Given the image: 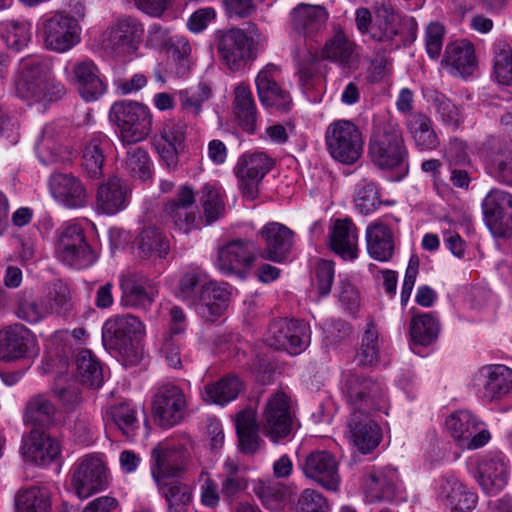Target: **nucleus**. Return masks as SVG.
Returning <instances> with one entry per match:
<instances>
[{
  "instance_id": "obj_1",
  "label": "nucleus",
  "mask_w": 512,
  "mask_h": 512,
  "mask_svg": "<svg viewBox=\"0 0 512 512\" xmlns=\"http://www.w3.org/2000/svg\"><path fill=\"white\" fill-rule=\"evenodd\" d=\"M368 157L381 170L407 167L408 149L398 120L390 114L375 115L368 140Z\"/></svg>"
},
{
  "instance_id": "obj_2",
  "label": "nucleus",
  "mask_w": 512,
  "mask_h": 512,
  "mask_svg": "<svg viewBox=\"0 0 512 512\" xmlns=\"http://www.w3.org/2000/svg\"><path fill=\"white\" fill-rule=\"evenodd\" d=\"M14 87L16 94L30 103L56 101L65 94V87L54 80L50 60L40 56L19 62Z\"/></svg>"
},
{
  "instance_id": "obj_3",
  "label": "nucleus",
  "mask_w": 512,
  "mask_h": 512,
  "mask_svg": "<svg viewBox=\"0 0 512 512\" xmlns=\"http://www.w3.org/2000/svg\"><path fill=\"white\" fill-rule=\"evenodd\" d=\"M214 37L219 57L231 71H239L253 61L261 41V34L255 25L249 26V34L243 29L232 27L217 30Z\"/></svg>"
},
{
  "instance_id": "obj_4",
  "label": "nucleus",
  "mask_w": 512,
  "mask_h": 512,
  "mask_svg": "<svg viewBox=\"0 0 512 512\" xmlns=\"http://www.w3.org/2000/svg\"><path fill=\"white\" fill-rule=\"evenodd\" d=\"M109 119L118 128L119 139L125 146L144 141L152 131V114L147 106L138 102H115Z\"/></svg>"
},
{
  "instance_id": "obj_5",
  "label": "nucleus",
  "mask_w": 512,
  "mask_h": 512,
  "mask_svg": "<svg viewBox=\"0 0 512 512\" xmlns=\"http://www.w3.org/2000/svg\"><path fill=\"white\" fill-rule=\"evenodd\" d=\"M325 145L334 160L345 165H352L363 154L364 140L360 128L355 123L339 119L327 126Z\"/></svg>"
},
{
  "instance_id": "obj_6",
  "label": "nucleus",
  "mask_w": 512,
  "mask_h": 512,
  "mask_svg": "<svg viewBox=\"0 0 512 512\" xmlns=\"http://www.w3.org/2000/svg\"><path fill=\"white\" fill-rule=\"evenodd\" d=\"M193 441L183 436L179 441L160 442L152 450L151 473L155 481L175 479L186 471L191 458Z\"/></svg>"
},
{
  "instance_id": "obj_7",
  "label": "nucleus",
  "mask_w": 512,
  "mask_h": 512,
  "mask_svg": "<svg viewBox=\"0 0 512 512\" xmlns=\"http://www.w3.org/2000/svg\"><path fill=\"white\" fill-rule=\"evenodd\" d=\"M342 394L352 412H371L386 402L383 385L371 376L349 372L344 376Z\"/></svg>"
},
{
  "instance_id": "obj_8",
  "label": "nucleus",
  "mask_w": 512,
  "mask_h": 512,
  "mask_svg": "<svg viewBox=\"0 0 512 512\" xmlns=\"http://www.w3.org/2000/svg\"><path fill=\"white\" fill-rule=\"evenodd\" d=\"M144 34L142 23L131 16L117 19L102 34L103 49L113 57L128 59L138 50Z\"/></svg>"
},
{
  "instance_id": "obj_9",
  "label": "nucleus",
  "mask_w": 512,
  "mask_h": 512,
  "mask_svg": "<svg viewBox=\"0 0 512 512\" xmlns=\"http://www.w3.org/2000/svg\"><path fill=\"white\" fill-rule=\"evenodd\" d=\"M294 411L287 394L277 391L271 394L263 407L260 428L272 442L288 437L293 428Z\"/></svg>"
},
{
  "instance_id": "obj_10",
  "label": "nucleus",
  "mask_w": 512,
  "mask_h": 512,
  "mask_svg": "<svg viewBox=\"0 0 512 512\" xmlns=\"http://www.w3.org/2000/svg\"><path fill=\"white\" fill-rule=\"evenodd\" d=\"M71 487L80 499L105 490L109 483V474L104 461L95 455L79 458L70 469Z\"/></svg>"
},
{
  "instance_id": "obj_11",
  "label": "nucleus",
  "mask_w": 512,
  "mask_h": 512,
  "mask_svg": "<svg viewBox=\"0 0 512 512\" xmlns=\"http://www.w3.org/2000/svg\"><path fill=\"white\" fill-rule=\"evenodd\" d=\"M56 253L63 263L77 269L86 268L96 261V254L87 243L82 227L77 223H67L62 227Z\"/></svg>"
},
{
  "instance_id": "obj_12",
  "label": "nucleus",
  "mask_w": 512,
  "mask_h": 512,
  "mask_svg": "<svg viewBox=\"0 0 512 512\" xmlns=\"http://www.w3.org/2000/svg\"><path fill=\"white\" fill-rule=\"evenodd\" d=\"M483 220L495 238L512 236V194L492 189L481 203Z\"/></svg>"
},
{
  "instance_id": "obj_13",
  "label": "nucleus",
  "mask_w": 512,
  "mask_h": 512,
  "mask_svg": "<svg viewBox=\"0 0 512 512\" xmlns=\"http://www.w3.org/2000/svg\"><path fill=\"white\" fill-rule=\"evenodd\" d=\"M265 341L276 350L298 355L309 346L310 330L303 321L278 319L270 324Z\"/></svg>"
},
{
  "instance_id": "obj_14",
  "label": "nucleus",
  "mask_w": 512,
  "mask_h": 512,
  "mask_svg": "<svg viewBox=\"0 0 512 512\" xmlns=\"http://www.w3.org/2000/svg\"><path fill=\"white\" fill-rule=\"evenodd\" d=\"M195 192L189 185L178 188L175 196L168 200L164 206V215L175 229L182 233H189L200 228L203 218L196 211Z\"/></svg>"
},
{
  "instance_id": "obj_15",
  "label": "nucleus",
  "mask_w": 512,
  "mask_h": 512,
  "mask_svg": "<svg viewBox=\"0 0 512 512\" xmlns=\"http://www.w3.org/2000/svg\"><path fill=\"white\" fill-rule=\"evenodd\" d=\"M145 334V326L139 318L127 314L108 319L102 330L106 348L126 353L133 343Z\"/></svg>"
},
{
  "instance_id": "obj_16",
  "label": "nucleus",
  "mask_w": 512,
  "mask_h": 512,
  "mask_svg": "<svg viewBox=\"0 0 512 512\" xmlns=\"http://www.w3.org/2000/svg\"><path fill=\"white\" fill-rule=\"evenodd\" d=\"M43 34L45 46L49 50L63 53L80 42L81 27L78 19L57 13L44 22Z\"/></svg>"
},
{
  "instance_id": "obj_17",
  "label": "nucleus",
  "mask_w": 512,
  "mask_h": 512,
  "mask_svg": "<svg viewBox=\"0 0 512 512\" xmlns=\"http://www.w3.org/2000/svg\"><path fill=\"white\" fill-rule=\"evenodd\" d=\"M509 475V460L501 452L485 454L477 461L475 477L482 491L487 495L500 493L506 487Z\"/></svg>"
},
{
  "instance_id": "obj_18",
  "label": "nucleus",
  "mask_w": 512,
  "mask_h": 512,
  "mask_svg": "<svg viewBox=\"0 0 512 512\" xmlns=\"http://www.w3.org/2000/svg\"><path fill=\"white\" fill-rule=\"evenodd\" d=\"M273 166L274 160L264 152L244 154L239 158L234 172L245 197L252 200L257 196L260 182Z\"/></svg>"
},
{
  "instance_id": "obj_19",
  "label": "nucleus",
  "mask_w": 512,
  "mask_h": 512,
  "mask_svg": "<svg viewBox=\"0 0 512 512\" xmlns=\"http://www.w3.org/2000/svg\"><path fill=\"white\" fill-rule=\"evenodd\" d=\"M468 411L453 413L446 420V427L452 437L467 449H478L490 440L488 430Z\"/></svg>"
},
{
  "instance_id": "obj_20",
  "label": "nucleus",
  "mask_w": 512,
  "mask_h": 512,
  "mask_svg": "<svg viewBox=\"0 0 512 512\" xmlns=\"http://www.w3.org/2000/svg\"><path fill=\"white\" fill-rule=\"evenodd\" d=\"M305 476L327 490L336 491L340 484L338 461L326 450H316L306 456L303 463Z\"/></svg>"
},
{
  "instance_id": "obj_21",
  "label": "nucleus",
  "mask_w": 512,
  "mask_h": 512,
  "mask_svg": "<svg viewBox=\"0 0 512 512\" xmlns=\"http://www.w3.org/2000/svg\"><path fill=\"white\" fill-rule=\"evenodd\" d=\"M474 385L482 398L500 399L512 391V369L501 364L483 366L475 375Z\"/></svg>"
},
{
  "instance_id": "obj_22",
  "label": "nucleus",
  "mask_w": 512,
  "mask_h": 512,
  "mask_svg": "<svg viewBox=\"0 0 512 512\" xmlns=\"http://www.w3.org/2000/svg\"><path fill=\"white\" fill-rule=\"evenodd\" d=\"M186 401L182 390L175 385L159 388L153 400V412L161 426L178 424L184 416Z\"/></svg>"
},
{
  "instance_id": "obj_23",
  "label": "nucleus",
  "mask_w": 512,
  "mask_h": 512,
  "mask_svg": "<svg viewBox=\"0 0 512 512\" xmlns=\"http://www.w3.org/2000/svg\"><path fill=\"white\" fill-rule=\"evenodd\" d=\"M370 412H352L347 424L346 437L362 454L375 449L381 441V430L373 421Z\"/></svg>"
},
{
  "instance_id": "obj_24",
  "label": "nucleus",
  "mask_w": 512,
  "mask_h": 512,
  "mask_svg": "<svg viewBox=\"0 0 512 512\" xmlns=\"http://www.w3.org/2000/svg\"><path fill=\"white\" fill-rule=\"evenodd\" d=\"M279 68L274 64L266 65L256 77V87L261 103L280 111H288L292 100L288 91L277 82Z\"/></svg>"
},
{
  "instance_id": "obj_25",
  "label": "nucleus",
  "mask_w": 512,
  "mask_h": 512,
  "mask_svg": "<svg viewBox=\"0 0 512 512\" xmlns=\"http://www.w3.org/2000/svg\"><path fill=\"white\" fill-rule=\"evenodd\" d=\"M131 198L128 183L116 175L104 180L96 194V208L102 214L114 215L124 210Z\"/></svg>"
},
{
  "instance_id": "obj_26",
  "label": "nucleus",
  "mask_w": 512,
  "mask_h": 512,
  "mask_svg": "<svg viewBox=\"0 0 512 512\" xmlns=\"http://www.w3.org/2000/svg\"><path fill=\"white\" fill-rule=\"evenodd\" d=\"M437 499L452 512H469L476 507L478 497L453 475L442 477L436 488Z\"/></svg>"
},
{
  "instance_id": "obj_27",
  "label": "nucleus",
  "mask_w": 512,
  "mask_h": 512,
  "mask_svg": "<svg viewBox=\"0 0 512 512\" xmlns=\"http://www.w3.org/2000/svg\"><path fill=\"white\" fill-rule=\"evenodd\" d=\"M253 249L248 240H231L218 248L216 266L223 274H238L253 262Z\"/></svg>"
},
{
  "instance_id": "obj_28",
  "label": "nucleus",
  "mask_w": 512,
  "mask_h": 512,
  "mask_svg": "<svg viewBox=\"0 0 512 512\" xmlns=\"http://www.w3.org/2000/svg\"><path fill=\"white\" fill-rule=\"evenodd\" d=\"M21 450L26 460L36 465L46 466L60 456L61 445L57 439L38 429H33L23 437Z\"/></svg>"
},
{
  "instance_id": "obj_29",
  "label": "nucleus",
  "mask_w": 512,
  "mask_h": 512,
  "mask_svg": "<svg viewBox=\"0 0 512 512\" xmlns=\"http://www.w3.org/2000/svg\"><path fill=\"white\" fill-rule=\"evenodd\" d=\"M259 235L265 243L263 258L281 262L290 253L294 233L287 226L278 222H269L260 229Z\"/></svg>"
},
{
  "instance_id": "obj_30",
  "label": "nucleus",
  "mask_w": 512,
  "mask_h": 512,
  "mask_svg": "<svg viewBox=\"0 0 512 512\" xmlns=\"http://www.w3.org/2000/svg\"><path fill=\"white\" fill-rule=\"evenodd\" d=\"M49 186L53 198L66 208H81L87 203V191L73 175L54 174L50 177Z\"/></svg>"
},
{
  "instance_id": "obj_31",
  "label": "nucleus",
  "mask_w": 512,
  "mask_h": 512,
  "mask_svg": "<svg viewBox=\"0 0 512 512\" xmlns=\"http://www.w3.org/2000/svg\"><path fill=\"white\" fill-rule=\"evenodd\" d=\"M290 17L294 32L312 38L325 28L329 14L321 5L300 3L292 9Z\"/></svg>"
},
{
  "instance_id": "obj_32",
  "label": "nucleus",
  "mask_w": 512,
  "mask_h": 512,
  "mask_svg": "<svg viewBox=\"0 0 512 512\" xmlns=\"http://www.w3.org/2000/svg\"><path fill=\"white\" fill-rule=\"evenodd\" d=\"M72 73L77 90L85 101H96L105 94L106 83L92 60L77 62L72 68Z\"/></svg>"
},
{
  "instance_id": "obj_33",
  "label": "nucleus",
  "mask_w": 512,
  "mask_h": 512,
  "mask_svg": "<svg viewBox=\"0 0 512 512\" xmlns=\"http://www.w3.org/2000/svg\"><path fill=\"white\" fill-rule=\"evenodd\" d=\"M32 340L30 330L22 324L0 330V360L13 361L24 357Z\"/></svg>"
},
{
  "instance_id": "obj_34",
  "label": "nucleus",
  "mask_w": 512,
  "mask_h": 512,
  "mask_svg": "<svg viewBox=\"0 0 512 512\" xmlns=\"http://www.w3.org/2000/svg\"><path fill=\"white\" fill-rule=\"evenodd\" d=\"M324 59L337 63L345 70H355L358 66L359 56L356 46L343 31H337L328 39L321 53Z\"/></svg>"
},
{
  "instance_id": "obj_35",
  "label": "nucleus",
  "mask_w": 512,
  "mask_h": 512,
  "mask_svg": "<svg viewBox=\"0 0 512 512\" xmlns=\"http://www.w3.org/2000/svg\"><path fill=\"white\" fill-rule=\"evenodd\" d=\"M122 291L121 303L126 307H146L150 305L154 296L148 289V279L137 273H123L119 277Z\"/></svg>"
},
{
  "instance_id": "obj_36",
  "label": "nucleus",
  "mask_w": 512,
  "mask_h": 512,
  "mask_svg": "<svg viewBox=\"0 0 512 512\" xmlns=\"http://www.w3.org/2000/svg\"><path fill=\"white\" fill-rule=\"evenodd\" d=\"M403 19L390 4L376 7L370 37L378 42H391L402 32Z\"/></svg>"
},
{
  "instance_id": "obj_37",
  "label": "nucleus",
  "mask_w": 512,
  "mask_h": 512,
  "mask_svg": "<svg viewBox=\"0 0 512 512\" xmlns=\"http://www.w3.org/2000/svg\"><path fill=\"white\" fill-rule=\"evenodd\" d=\"M331 249L343 259L353 260L358 252V230L351 219H337L330 234Z\"/></svg>"
},
{
  "instance_id": "obj_38",
  "label": "nucleus",
  "mask_w": 512,
  "mask_h": 512,
  "mask_svg": "<svg viewBox=\"0 0 512 512\" xmlns=\"http://www.w3.org/2000/svg\"><path fill=\"white\" fill-rule=\"evenodd\" d=\"M442 64L450 68V72L455 75L470 76L476 68L473 45L465 40L447 45Z\"/></svg>"
},
{
  "instance_id": "obj_39",
  "label": "nucleus",
  "mask_w": 512,
  "mask_h": 512,
  "mask_svg": "<svg viewBox=\"0 0 512 512\" xmlns=\"http://www.w3.org/2000/svg\"><path fill=\"white\" fill-rule=\"evenodd\" d=\"M405 127L419 150H434L439 146L438 135L433 128L430 117L425 113L409 114L405 119Z\"/></svg>"
},
{
  "instance_id": "obj_40",
  "label": "nucleus",
  "mask_w": 512,
  "mask_h": 512,
  "mask_svg": "<svg viewBox=\"0 0 512 512\" xmlns=\"http://www.w3.org/2000/svg\"><path fill=\"white\" fill-rule=\"evenodd\" d=\"M223 470L220 474L221 494L229 503L248 487L246 467L240 465L238 460L227 457L223 462Z\"/></svg>"
},
{
  "instance_id": "obj_41",
  "label": "nucleus",
  "mask_w": 512,
  "mask_h": 512,
  "mask_svg": "<svg viewBox=\"0 0 512 512\" xmlns=\"http://www.w3.org/2000/svg\"><path fill=\"white\" fill-rule=\"evenodd\" d=\"M108 147L109 141L104 134H95L85 141L82 151V166L90 178L98 179L103 175L105 153Z\"/></svg>"
},
{
  "instance_id": "obj_42",
  "label": "nucleus",
  "mask_w": 512,
  "mask_h": 512,
  "mask_svg": "<svg viewBox=\"0 0 512 512\" xmlns=\"http://www.w3.org/2000/svg\"><path fill=\"white\" fill-rule=\"evenodd\" d=\"M229 295L226 286L211 281L195 311L206 322H215L226 310Z\"/></svg>"
},
{
  "instance_id": "obj_43",
  "label": "nucleus",
  "mask_w": 512,
  "mask_h": 512,
  "mask_svg": "<svg viewBox=\"0 0 512 512\" xmlns=\"http://www.w3.org/2000/svg\"><path fill=\"white\" fill-rule=\"evenodd\" d=\"M366 243L369 255L375 260L388 261L393 255L392 231L381 222H374L367 227Z\"/></svg>"
},
{
  "instance_id": "obj_44",
  "label": "nucleus",
  "mask_w": 512,
  "mask_h": 512,
  "mask_svg": "<svg viewBox=\"0 0 512 512\" xmlns=\"http://www.w3.org/2000/svg\"><path fill=\"white\" fill-rule=\"evenodd\" d=\"M167 502L168 512H185L192 502L190 486L177 479L155 481Z\"/></svg>"
},
{
  "instance_id": "obj_45",
  "label": "nucleus",
  "mask_w": 512,
  "mask_h": 512,
  "mask_svg": "<svg viewBox=\"0 0 512 512\" xmlns=\"http://www.w3.org/2000/svg\"><path fill=\"white\" fill-rule=\"evenodd\" d=\"M236 431L241 452L255 453L259 448V435L256 414L253 409H246L237 414Z\"/></svg>"
},
{
  "instance_id": "obj_46",
  "label": "nucleus",
  "mask_w": 512,
  "mask_h": 512,
  "mask_svg": "<svg viewBox=\"0 0 512 512\" xmlns=\"http://www.w3.org/2000/svg\"><path fill=\"white\" fill-rule=\"evenodd\" d=\"M57 409L43 394L31 397L25 408L23 420L26 424L48 427L54 423Z\"/></svg>"
},
{
  "instance_id": "obj_47",
  "label": "nucleus",
  "mask_w": 512,
  "mask_h": 512,
  "mask_svg": "<svg viewBox=\"0 0 512 512\" xmlns=\"http://www.w3.org/2000/svg\"><path fill=\"white\" fill-rule=\"evenodd\" d=\"M76 376L79 381L90 387L97 389L104 382L102 366L97 357L90 350H81L75 360Z\"/></svg>"
},
{
  "instance_id": "obj_48",
  "label": "nucleus",
  "mask_w": 512,
  "mask_h": 512,
  "mask_svg": "<svg viewBox=\"0 0 512 512\" xmlns=\"http://www.w3.org/2000/svg\"><path fill=\"white\" fill-rule=\"evenodd\" d=\"M210 282L204 273L197 271L187 272L180 278L177 295L183 302L194 307L196 310Z\"/></svg>"
},
{
  "instance_id": "obj_49",
  "label": "nucleus",
  "mask_w": 512,
  "mask_h": 512,
  "mask_svg": "<svg viewBox=\"0 0 512 512\" xmlns=\"http://www.w3.org/2000/svg\"><path fill=\"white\" fill-rule=\"evenodd\" d=\"M382 339L373 319H368L361 337L358 351L359 362L362 366H374L380 359Z\"/></svg>"
},
{
  "instance_id": "obj_50",
  "label": "nucleus",
  "mask_w": 512,
  "mask_h": 512,
  "mask_svg": "<svg viewBox=\"0 0 512 512\" xmlns=\"http://www.w3.org/2000/svg\"><path fill=\"white\" fill-rule=\"evenodd\" d=\"M198 200L202 208V225H211L225 214V203L218 188L205 184L198 191Z\"/></svg>"
},
{
  "instance_id": "obj_51",
  "label": "nucleus",
  "mask_w": 512,
  "mask_h": 512,
  "mask_svg": "<svg viewBox=\"0 0 512 512\" xmlns=\"http://www.w3.org/2000/svg\"><path fill=\"white\" fill-rule=\"evenodd\" d=\"M104 419L109 426H115L126 438H131L138 428L136 411L128 402H121L106 410Z\"/></svg>"
},
{
  "instance_id": "obj_52",
  "label": "nucleus",
  "mask_w": 512,
  "mask_h": 512,
  "mask_svg": "<svg viewBox=\"0 0 512 512\" xmlns=\"http://www.w3.org/2000/svg\"><path fill=\"white\" fill-rule=\"evenodd\" d=\"M234 105L242 128L249 133H253L256 123V106L249 86L245 84L236 86Z\"/></svg>"
},
{
  "instance_id": "obj_53",
  "label": "nucleus",
  "mask_w": 512,
  "mask_h": 512,
  "mask_svg": "<svg viewBox=\"0 0 512 512\" xmlns=\"http://www.w3.org/2000/svg\"><path fill=\"white\" fill-rule=\"evenodd\" d=\"M365 489L370 501H391L396 491L395 474L384 471L372 472L366 480Z\"/></svg>"
},
{
  "instance_id": "obj_54",
  "label": "nucleus",
  "mask_w": 512,
  "mask_h": 512,
  "mask_svg": "<svg viewBox=\"0 0 512 512\" xmlns=\"http://www.w3.org/2000/svg\"><path fill=\"white\" fill-rule=\"evenodd\" d=\"M44 307L47 314H54L62 318H69L73 314L74 303L69 287L57 281L45 297Z\"/></svg>"
},
{
  "instance_id": "obj_55",
  "label": "nucleus",
  "mask_w": 512,
  "mask_h": 512,
  "mask_svg": "<svg viewBox=\"0 0 512 512\" xmlns=\"http://www.w3.org/2000/svg\"><path fill=\"white\" fill-rule=\"evenodd\" d=\"M242 389L238 377L227 376L214 384L205 386L203 399L207 402L224 405L236 399Z\"/></svg>"
},
{
  "instance_id": "obj_56",
  "label": "nucleus",
  "mask_w": 512,
  "mask_h": 512,
  "mask_svg": "<svg viewBox=\"0 0 512 512\" xmlns=\"http://www.w3.org/2000/svg\"><path fill=\"white\" fill-rule=\"evenodd\" d=\"M17 512H50V498L47 489L31 487L19 491L15 497Z\"/></svg>"
},
{
  "instance_id": "obj_57",
  "label": "nucleus",
  "mask_w": 512,
  "mask_h": 512,
  "mask_svg": "<svg viewBox=\"0 0 512 512\" xmlns=\"http://www.w3.org/2000/svg\"><path fill=\"white\" fill-rule=\"evenodd\" d=\"M212 95L210 86L200 82L197 87L183 89L178 92L180 107L187 115L198 117L202 112V106Z\"/></svg>"
},
{
  "instance_id": "obj_58",
  "label": "nucleus",
  "mask_w": 512,
  "mask_h": 512,
  "mask_svg": "<svg viewBox=\"0 0 512 512\" xmlns=\"http://www.w3.org/2000/svg\"><path fill=\"white\" fill-rule=\"evenodd\" d=\"M439 322L430 313L413 317L410 324V335L414 343L430 345L439 334Z\"/></svg>"
},
{
  "instance_id": "obj_59",
  "label": "nucleus",
  "mask_w": 512,
  "mask_h": 512,
  "mask_svg": "<svg viewBox=\"0 0 512 512\" xmlns=\"http://www.w3.org/2000/svg\"><path fill=\"white\" fill-rule=\"evenodd\" d=\"M493 68L498 83L512 84V47L503 40H498L493 45Z\"/></svg>"
},
{
  "instance_id": "obj_60",
  "label": "nucleus",
  "mask_w": 512,
  "mask_h": 512,
  "mask_svg": "<svg viewBox=\"0 0 512 512\" xmlns=\"http://www.w3.org/2000/svg\"><path fill=\"white\" fill-rule=\"evenodd\" d=\"M138 248L144 257H164L169 250L168 240L156 227L144 228L137 239Z\"/></svg>"
},
{
  "instance_id": "obj_61",
  "label": "nucleus",
  "mask_w": 512,
  "mask_h": 512,
  "mask_svg": "<svg viewBox=\"0 0 512 512\" xmlns=\"http://www.w3.org/2000/svg\"><path fill=\"white\" fill-rule=\"evenodd\" d=\"M125 169L134 178L141 181L152 177L151 159L148 152L141 147H131L126 153Z\"/></svg>"
},
{
  "instance_id": "obj_62",
  "label": "nucleus",
  "mask_w": 512,
  "mask_h": 512,
  "mask_svg": "<svg viewBox=\"0 0 512 512\" xmlns=\"http://www.w3.org/2000/svg\"><path fill=\"white\" fill-rule=\"evenodd\" d=\"M167 50L171 52L174 61L175 70L174 74L177 77H183L190 71L191 68V53L192 47L187 38L184 36H173Z\"/></svg>"
},
{
  "instance_id": "obj_63",
  "label": "nucleus",
  "mask_w": 512,
  "mask_h": 512,
  "mask_svg": "<svg viewBox=\"0 0 512 512\" xmlns=\"http://www.w3.org/2000/svg\"><path fill=\"white\" fill-rule=\"evenodd\" d=\"M429 100L436 109L441 121L453 129L460 126L463 121L461 108L455 105L449 98L444 94L434 91Z\"/></svg>"
},
{
  "instance_id": "obj_64",
  "label": "nucleus",
  "mask_w": 512,
  "mask_h": 512,
  "mask_svg": "<svg viewBox=\"0 0 512 512\" xmlns=\"http://www.w3.org/2000/svg\"><path fill=\"white\" fill-rule=\"evenodd\" d=\"M2 38L10 49L19 51L30 41L31 26L25 21H8L3 24Z\"/></svg>"
}]
</instances>
